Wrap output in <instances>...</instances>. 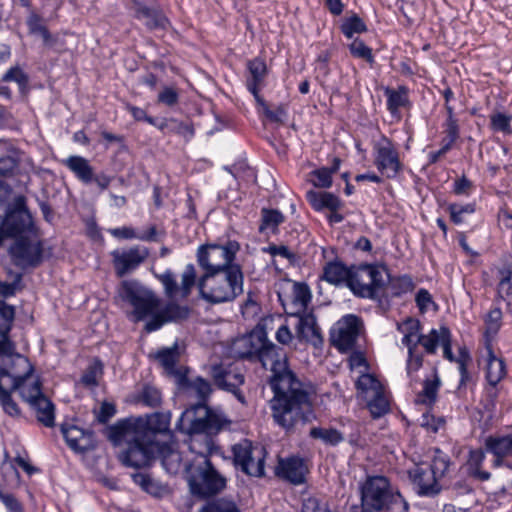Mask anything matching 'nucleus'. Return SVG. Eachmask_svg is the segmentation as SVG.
Instances as JSON below:
<instances>
[{"label": "nucleus", "mask_w": 512, "mask_h": 512, "mask_svg": "<svg viewBox=\"0 0 512 512\" xmlns=\"http://www.w3.org/2000/svg\"><path fill=\"white\" fill-rule=\"evenodd\" d=\"M170 422V412L120 419L107 428V438L113 445L126 441V447L118 455L123 466L141 469L159 459L168 473L176 474L182 458L173 448Z\"/></svg>", "instance_id": "f257e3e1"}, {"label": "nucleus", "mask_w": 512, "mask_h": 512, "mask_svg": "<svg viewBox=\"0 0 512 512\" xmlns=\"http://www.w3.org/2000/svg\"><path fill=\"white\" fill-rule=\"evenodd\" d=\"M255 360L263 368L270 366L269 385L274 393L270 408L274 422L286 432L297 424H306L313 417L310 394L296 374L289 368L285 350L267 340Z\"/></svg>", "instance_id": "f03ea898"}, {"label": "nucleus", "mask_w": 512, "mask_h": 512, "mask_svg": "<svg viewBox=\"0 0 512 512\" xmlns=\"http://www.w3.org/2000/svg\"><path fill=\"white\" fill-rule=\"evenodd\" d=\"M156 277L162 284L167 298L179 295L181 299H187L193 288L197 286L199 296L204 301L217 305L231 303L244 292V273L241 266L232 267L204 279L197 276L194 264L189 263L181 274L180 284L177 283L176 275L171 269H166Z\"/></svg>", "instance_id": "7ed1b4c3"}, {"label": "nucleus", "mask_w": 512, "mask_h": 512, "mask_svg": "<svg viewBox=\"0 0 512 512\" xmlns=\"http://www.w3.org/2000/svg\"><path fill=\"white\" fill-rule=\"evenodd\" d=\"M120 295L124 301L133 306L132 314L136 321L150 317L144 326L148 333L159 330L167 323L182 322L188 319L191 313L189 306L181 305L172 298L160 307V299L136 280L124 281ZM177 297L181 298L179 295Z\"/></svg>", "instance_id": "20e7f679"}, {"label": "nucleus", "mask_w": 512, "mask_h": 512, "mask_svg": "<svg viewBox=\"0 0 512 512\" xmlns=\"http://www.w3.org/2000/svg\"><path fill=\"white\" fill-rule=\"evenodd\" d=\"M183 412L176 423V429L189 436V450L193 458H209L219 451L215 437L222 431L230 430L232 421L227 415H199Z\"/></svg>", "instance_id": "39448f33"}, {"label": "nucleus", "mask_w": 512, "mask_h": 512, "mask_svg": "<svg viewBox=\"0 0 512 512\" xmlns=\"http://www.w3.org/2000/svg\"><path fill=\"white\" fill-rule=\"evenodd\" d=\"M360 507L351 512H409V504L384 475H367L359 483Z\"/></svg>", "instance_id": "423d86ee"}, {"label": "nucleus", "mask_w": 512, "mask_h": 512, "mask_svg": "<svg viewBox=\"0 0 512 512\" xmlns=\"http://www.w3.org/2000/svg\"><path fill=\"white\" fill-rule=\"evenodd\" d=\"M185 479L190 493L198 499H208L221 493L226 478L214 467L210 458H192L184 464Z\"/></svg>", "instance_id": "0eeeda50"}, {"label": "nucleus", "mask_w": 512, "mask_h": 512, "mask_svg": "<svg viewBox=\"0 0 512 512\" xmlns=\"http://www.w3.org/2000/svg\"><path fill=\"white\" fill-rule=\"evenodd\" d=\"M240 250V244L235 240H227L225 243H205L196 251V261L202 274L199 277H210L218 272H225L232 267L241 266L235 263L236 255Z\"/></svg>", "instance_id": "6e6552de"}, {"label": "nucleus", "mask_w": 512, "mask_h": 512, "mask_svg": "<svg viewBox=\"0 0 512 512\" xmlns=\"http://www.w3.org/2000/svg\"><path fill=\"white\" fill-rule=\"evenodd\" d=\"M386 268L376 264L353 265L347 287L357 298L376 300L384 295Z\"/></svg>", "instance_id": "1a4fd4ad"}, {"label": "nucleus", "mask_w": 512, "mask_h": 512, "mask_svg": "<svg viewBox=\"0 0 512 512\" xmlns=\"http://www.w3.org/2000/svg\"><path fill=\"white\" fill-rule=\"evenodd\" d=\"M34 229L33 217L27 207L23 195L16 196L6 206L4 216L0 220V247L6 239L25 237Z\"/></svg>", "instance_id": "9d476101"}, {"label": "nucleus", "mask_w": 512, "mask_h": 512, "mask_svg": "<svg viewBox=\"0 0 512 512\" xmlns=\"http://www.w3.org/2000/svg\"><path fill=\"white\" fill-rule=\"evenodd\" d=\"M189 368L180 367L175 369V381L177 386L185 391L192 392L197 398L198 402L191 405L184 412H192L193 416L199 415H226L223 411L213 409L208 406V401L213 393V387L209 380L202 376H195L190 378L188 376Z\"/></svg>", "instance_id": "9b49d317"}, {"label": "nucleus", "mask_w": 512, "mask_h": 512, "mask_svg": "<svg viewBox=\"0 0 512 512\" xmlns=\"http://www.w3.org/2000/svg\"><path fill=\"white\" fill-rule=\"evenodd\" d=\"M15 266L22 269L36 268L44 260V246L41 240L32 241L29 237H19L8 249Z\"/></svg>", "instance_id": "f8f14e48"}, {"label": "nucleus", "mask_w": 512, "mask_h": 512, "mask_svg": "<svg viewBox=\"0 0 512 512\" xmlns=\"http://www.w3.org/2000/svg\"><path fill=\"white\" fill-rule=\"evenodd\" d=\"M257 461L254 460V447L251 441L244 439L232 446L233 464L236 469L252 477L265 475V450L259 449Z\"/></svg>", "instance_id": "ddd939ff"}, {"label": "nucleus", "mask_w": 512, "mask_h": 512, "mask_svg": "<svg viewBox=\"0 0 512 512\" xmlns=\"http://www.w3.org/2000/svg\"><path fill=\"white\" fill-rule=\"evenodd\" d=\"M374 165L388 179L395 178L402 170L399 153L393 142L386 136L374 144Z\"/></svg>", "instance_id": "4468645a"}, {"label": "nucleus", "mask_w": 512, "mask_h": 512, "mask_svg": "<svg viewBox=\"0 0 512 512\" xmlns=\"http://www.w3.org/2000/svg\"><path fill=\"white\" fill-rule=\"evenodd\" d=\"M361 320L358 316L348 314L342 317L331 329L330 340L332 345L342 353L351 351L360 333Z\"/></svg>", "instance_id": "2eb2a0df"}, {"label": "nucleus", "mask_w": 512, "mask_h": 512, "mask_svg": "<svg viewBox=\"0 0 512 512\" xmlns=\"http://www.w3.org/2000/svg\"><path fill=\"white\" fill-rule=\"evenodd\" d=\"M110 255L116 275L124 277L136 270L148 258L149 250L144 246L134 245L113 250Z\"/></svg>", "instance_id": "dca6fc26"}, {"label": "nucleus", "mask_w": 512, "mask_h": 512, "mask_svg": "<svg viewBox=\"0 0 512 512\" xmlns=\"http://www.w3.org/2000/svg\"><path fill=\"white\" fill-rule=\"evenodd\" d=\"M17 360L27 369L22 375L13 377L11 391H18L21 398L30 405L45 396L42 392V381L37 378L32 384H26V381L34 372V366L30 363L27 357L21 354H17Z\"/></svg>", "instance_id": "f3484780"}, {"label": "nucleus", "mask_w": 512, "mask_h": 512, "mask_svg": "<svg viewBox=\"0 0 512 512\" xmlns=\"http://www.w3.org/2000/svg\"><path fill=\"white\" fill-rule=\"evenodd\" d=\"M484 447L493 456V468L505 467L512 471V434L489 435L485 438Z\"/></svg>", "instance_id": "a211bd4d"}, {"label": "nucleus", "mask_w": 512, "mask_h": 512, "mask_svg": "<svg viewBox=\"0 0 512 512\" xmlns=\"http://www.w3.org/2000/svg\"><path fill=\"white\" fill-rule=\"evenodd\" d=\"M309 468L306 461L300 456L280 458L275 467V475L295 486L306 483Z\"/></svg>", "instance_id": "6ab92c4d"}, {"label": "nucleus", "mask_w": 512, "mask_h": 512, "mask_svg": "<svg viewBox=\"0 0 512 512\" xmlns=\"http://www.w3.org/2000/svg\"><path fill=\"white\" fill-rule=\"evenodd\" d=\"M210 375L218 389L232 393L239 402L245 403V396L240 390L245 382L242 373L227 370L222 365L216 364L211 367Z\"/></svg>", "instance_id": "aec40b11"}, {"label": "nucleus", "mask_w": 512, "mask_h": 512, "mask_svg": "<svg viewBox=\"0 0 512 512\" xmlns=\"http://www.w3.org/2000/svg\"><path fill=\"white\" fill-rule=\"evenodd\" d=\"M61 433L67 445L75 452L85 453L96 448L94 432L76 425L62 424Z\"/></svg>", "instance_id": "412c9836"}, {"label": "nucleus", "mask_w": 512, "mask_h": 512, "mask_svg": "<svg viewBox=\"0 0 512 512\" xmlns=\"http://www.w3.org/2000/svg\"><path fill=\"white\" fill-rule=\"evenodd\" d=\"M408 475L419 496L434 497L440 493L441 486L438 479L428 468L416 465L408 471Z\"/></svg>", "instance_id": "4be33fe9"}, {"label": "nucleus", "mask_w": 512, "mask_h": 512, "mask_svg": "<svg viewBox=\"0 0 512 512\" xmlns=\"http://www.w3.org/2000/svg\"><path fill=\"white\" fill-rule=\"evenodd\" d=\"M247 76L245 86L255 100L262 98L260 91L266 85L268 67L264 59L255 57L247 62Z\"/></svg>", "instance_id": "5701e85b"}, {"label": "nucleus", "mask_w": 512, "mask_h": 512, "mask_svg": "<svg viewBox=\"0 0 512 512\" xmlns=\"http://www.w3.org/2000/svg\"><path fill=\"white\" fill-rule=\"evenodd\" d=\"M496 277L497 297L505 302L506 312L512 317V255L503 258Z\"/></svg>", "instance_id": "b1692460"}, {"label": "nucleus", "mask_w": 512, "mask_h": 512, "mask_svg": "<svg viewBox=\"0 0 512 512\" xmlns=\"http://www.w3.org/2000/svg\"><path fill=\"white\" fill-rule=\"evenodd\" d=\"M130 9L134 17L149 29L165 28L168 19L157 6H150L144 0H131Z\"/></svg>", "instance_id": "393cba45"}, {"label": "nucleus", "mask_w": 512, "mask_h": 512, "mask_svg": "<svg viewBox=\"0 0 512 512\" xmlns=\"http://www.w3.org/2000/svg\"><path fill=\"white\" fill-rule=\"evenodd\" d=\"M445 110L447 113V117L445 122L443 123L444 133L448 135L449 141L445 144L444 147H441L438 151H433L428 154V163L435 164L439 161V159L444 156L447 152H449L454 143L460 137V126L458 123V119L455 116L454 108L445 103Z\"/></svg>", "instance_id": "a878e982"}, {"label": "nucleus", "mask_w": 512, "mask_h": 512, "mask_svg": "<svg viewBox=\"0 0 512 512\" xmlns=\"http://www.w3.org/2000/svg\"><path fill=\"white\" fill-rule=\"evenodd\" d=\"M290 315L298 318L296 334L299 340L311 341L314 344L316 341L322 342L320 328L313 312L296 311Z\"/></svg>", "instance_id": "bb28decb"}, {"label": "nucleus", "mask_w": 512, "mask_h": 512, "mask_svg": "<svg viewBox=\"0 0 512 512\" xmlns=\"http://www.w3.org/2000/svg\"><path fill=\"white\" fill-rule=\"evenodd\" d=\"M352 270L353 265L347 266L341 260L334 259L328 261L323 266V273L320 278L334 286H341L343 284L347 286L351 278Z\"/></svg>", "instance_id": "cd10ccee"}, {"label": "nucleus", "mask_w": 512, "mask_h": 512, "mask_svg": "<svg viewBox=\"0 0 512 512\" xmlns=\"http://www.w3.org/2000/svg\"><path fill=\"white\" fill-rule=\"evenodd\" d=\"M486 451L478 449H470L467 460L464 464L466 474L475 481L486 482L491 479V473L483 469L486 459Z\"/></svg>", "instance_id": "c85d7f7f"}, {"label": "nucleus", "mask_w": 512, "mask_h": 512, "mask_svg": "<svg viewBox=\"0 0 512 512\" xmlns=\"http://www.w3.org/2000/svg\"><path fill=\"white\" fill-rule=\"evenodd\" d=\"M486 352L487 358L485 378L489 386L495 388L507 374L506 364L504 359L498 358L495 355L491 343L486 344Z\"/></svg>", "instance_id": "c756f323"}, {"label": "nucleus", "mask_w": 512, "mask_h": 512, "mask_svg": "<svg viewBox=\"0 0 512 512\" xmlns=\"http://www.w3.org/2000/svg\"><path fill=\"white\" fill-rule=\"evenodd\" d=\"M267 340V335L264 331L251 332L244 336L239 340V344L243 348L239 351L240 358L250 361L255 360Z\"/></svg>", "instance_id": "7c9ffc66"}, {"label": "nucleus", "mask_w": 512, "mask_h": 512, "mask_svg": "<svg viewBox=\"0 0 512 512\" xmlns=\"http://www.w3.org/2000/svg\"><path fill=\"white\" fill-rule=\"evenodd\" d=\"M384 94L387 97V110L392 116L400 117L399 109L411 106L409 88L405 85H399L397 89L386 87Z\"/></svg>", "instance_id": "2f4dec72"}, {"label": "nucleus", "mask_w": 512, "mask_h": 512, "mask_svg": "<svg viewBox=\"0 0 512 512\" xmlns=\"http://www.w3.org/2000/svg\"><path fill=\"white\" fill-rule=\"evenodd\" d=\"M306 198L316 211L328 209L331 212H335L340 210L343 206L341 199L331 192L310 190L306 193Z\"/></svg>", "instance_id": "473e14b6"}, {"label": "nucleus", "mask_w": 512, "mask_h": 512, "mask_svg": "<svg viewBox=\"0 0 512 512\" xmlns=\"http://www.w3.org/2000/svg\"><path fill=\"white\" fill-rule=\"evenodd\" d=\"M133 482L149 495L161 498L168 492V486L150 474L136 472L131 475Z\"/></svg>", "instance_id": "72a5a7b5"}, {"label": "nucleus", "mask_w": 512, "mask_h": 512, "mask_svg": "<svg viewBox=\"0 0 512 512\" xmlns=\"http://www.w3.org/2000/svg\"><path fill=\"white\" fill-rule=\"evenodd\" d=\"M64 165L81 182L85 184L92 183L94 169L86 158L73 155L64 160Z\"/></svg>", "instance_id": "f704fd0d"}, {"label": "nucleus", "mask_w": 512, "mask_h": 512, "mask_svg": "<svg viewBox=\"0 0 512 512\" xmlns=\"http://www.w3.org/2000/svg\"><path fill=\"white\" fill-rule=\"evenodd\" d=\"M386 274V287L392 297H401L404 294L412 292L415 288V283L412 277L408 274L391 276L388 270H385Z\"/></svg>", "instance_id": "c9c22d12"}, {"label": "nucleus", "mask_w": 512, "mask_h": 512, "mask_svg": "<svg viewBox=\"0 0 512 512\" xmlns=\"http://www.w3.org/2000/svg\"><path fill=\"white\" fill-rule=\"evenodd\" d=\"M35 410L37 420L45 427L52 428L55 425V405L46 396L30 404Z\"/></svg>", "instance_id": "e433bc0d"}, {"label": "nucleus", "mask_w": 512, "mask_h": 512, "mask_svg": "<svg viewBox=\"0 0 512 512\" xmlns=\"http://www.w3.org/2000/svg\"><path fill=\"white\" fill-rule=\"evenodd\" d=\"M341 164V159L334 157L330 167H321L313 170L310 175L313 177L312 183L315 187L330 188L332 185V175L336 173Z\"/></svg>", "instance_id": "4c0bfd02"}, {"label": "nucleus", "mask_w": 512, "mask_h": 512, "mask_svg": "<svg viewBox=\"0 0 512 512\" xmlns=\"http://www.w3.org/2000/svg\"><path fill=\"white\" fill-rule=\"evenodd\" d=\"M472 362L471 355L466 347H460L457 355L458 371L460 374V381L458 389L475 385L473 375L468 371V365Z\"/></svg>", "instance_id": "58836bf2"}, {"label": "nucleus", "mask_w": 512, "mask_h": 512, "mask_svg": "<svg viewBox=\"0 0 512 512\" xmlns=\"http://www.w3.org/2000/svg\"><path fill=\"white\" fill-rule=\"evenodd\" d=\"M312 439L321 440L325 445L337 446L344 441V435L336 428L312 427L309 432Z\"/></svg>", "instance_id": "ea45409f"}, {"label": "nucleus", "mask_w": 512, "mask_h": 512, "mask_svg": "<svg viewBox=\"0 0 512 512\" xmlns=\"http://www.w3.org/2000/svg\"><path fill=\"white\" fill-rule=\"evenodd\" d=\"M503 313L499 307H493L484 317L486 344L491 343L502 326Z\"/></svg>", "instance_id": "a19ab883"}, {"label": "nucleus", "mask_w": 512, "mask_h": 512, "mask_svg": "<svg viewBox=\"0 0 512 512\" xmlns=\"http://www.w3.org/2000/svg\"><path fill=\"white\" fill-rule=\"evenodd\" d=\"M284 221L285 216L281 211L271 208H262L259 231L264 232L266 230H271L273 233H275L278 229V226L281 225Z\"/></svg>", "instance_id": "79ce46f5"}, {"label": "nucleus", "mask_w": 512, "mask_h": 512, "mask_svg": "<svg viewBox=\"0 0 512 512\" xmlns=\"http://www.w3.org/2000/svg\"><path fill=\"white\" fill-rule=\"evenodd\" d=\"M179 358L178 345L174 344L172 347H165L157 351L155 359L164 367V369L175 376L176 363Z\"/></svg>", "instance_id": "37998d69"}, {"label": "nucleus", "mask_w": 512, "mask_h": 512, "mask_svg": "<svg viewBox=\"0 0 512 512\" xmlns=\"http://www.w3.org/2000/svg\"><path fill=\"white\" fill-rule=\"evenodd\" d=\"M440 387V380L438 376H435L433 380L425 379L423 383V389L416 396V403L431 406L437 399L438 389Z\"/></svg>", "instance_id": "c03bdc74"}, {"label": "nucleus", "mask_w": 512, "mask_h": 512, "mask_svg": "<svg viewBox=\"0 0 512 512\" xmlns=\"http://www.w3.org/2000/svg\"><path fill=\"white\" fill-rule=\"evenodd\" d=\"M26 23L30 34L41 36L44 45H52V35L49 32L48 28L42 24V17L40 15L36 14L35 12H31V14L27 18Z\"/></svg>", "instance_id": "a18cd8bd"}, {"label": "nucleus", "mask_w": 512, "mask_h": 512, "mask_svg": "<svg viewBox=\"0 0 512 512\" xmlns=\"http://www.w3.org/2000/svg\"><path fill=\"white\" fill-rule=\"evenodd\" d=\"M450 464L451 460L449 456L436 448L432 462L427 468L429 471L433 472V475L439 480L445 476Z\"/></svg>", "instance_id": "49530a36"}, {"label": "nucleus", "mask_w": 512, "mask_h": 512, "mask_svg": "<svg viewBox=\"0 0 512 512\" xmlns=\"http://www.w3.org/2000/svg\"><path fill=\"white\" fill-rule=\"evenodd\" d=\"M23 287V275L21 273H15L11 282L0 280V303L14 297L18 292L22 291Z\"/></svg>", "instance_id": "de8ad7c7"}, {"label": "nucleus", "mask_w": 512, "mask_h": 512, "mask_svg": "<svg viewBox=\"0 0 512 512\" xmlns=\"http://www.w3.org/2000/svg\"><path fill=\"white\" fill-rule=\"evenodd\" d=\"M340 30L346 38L351 39L354 34H361L367 31L364 21L356 14L345 18L340 26Z\"/></svg>", "instance_id": "09e8293b"}, {"label": "nucleus", "mask_w": 512, "mask_h": 512, "mask_svg": "<svg viewBox=\"0 0 512 512\" xmlns=\"http://www.w3.org/2000/svg\"><path fill=\"white\" fill-rule=\"evenodd\" d=\"M417 343L423 346L427 354H435L438 345L442 343V326L439 330L432 329L427 335H418Z\"/></svg>", "instance_id": "8fccbe9b"}, {"label": "nucleus", "mask_w": 512, "mask_h": 512, "mask_svg": "<svg viewBox=\"0 0 512 512\" xmlns=\"http://www.w3.org/2000/svg\"><path fill=\"white\" fill-rule=\"evenodd\" d=\"M137 401L147 407L156 408L162 402L161 392L154 386L145 384L137 397Z\"/></svg>", "instance_id": "3c124183"}, {"label": "nucleus", "mask_w": 512, "mask_h": 512, "mask_svg": "<svg viewBox=\"0 0 512 512\" xmlns=\"http://www.w3.org/2000/svg\"><path fill=\"white\" fill-rule=\"evenodd\" d=\"M2 82H15L20 91L27 89L29 85V76L18 65L9 68L1 78Z\"/></svg>", "instance_id": "603ef678"}, {"label": "nucleus", "mask_w": 512, "mask_h": 512, "mask_svg": "<svg viewBox=\"0 0 512 512\" xmlns=\"http://www.w3.org/2000/svg\"><path fill=\"white\" fill-rule=\"evenodd\" d=\"M349 51L355 58L363 59L371 66L374 64L375 59L372 49L368 47L363 40L355 38L349 45Z\"/></svg>", "instance_id": "864d4df0"}, {"label": "nucleus", "mask_w": 512, "mask_h": 512, "mask_svg": "<svg viewBox=\"0 0 512 512\" xmlns=\"http://www.w3.org/2000/svg\"><path fill=\"white\" fill-rule=\"evenodd\" d=\"M511 122L512 115L496 112L490 116V128L495 132H502L505 135L512 134Z\"/></svg>", "instance_id": "5fc2aeb1"}, {"label": "nucleus", "mask_w": 512, "mask_h": 512, "mask_svg": "<svg viewBox=\"0 0 512 512\" xmlns=\"http://www.w3.org/2000/svg\"><path fill=\"white\" fill-rule=\"evenodd\" d=\"M312 294L309 286L304 282H295L293 285V303L301 306L300 311H306L311 302Z\"/></svg>", "instance_id": "6e6d98bb"}, {"label": "nucleus", "mask_w": 512, "mask_h": 512, "mask_svg": "<svg viewBox=\"0 0 512 512\" xmlns=\"http://www.w3.org/2000/svg\"><path fill=\"white\" fill-rule=\"evenodd\" d=\"M447 211L450 214L451 221L456 224H462L464 222L465 214H473L475 212V204L467 203L465 205L450 203L447 206Z\"/></svg>", "instance_id": "4d7b16f0"}, {"label": "nucleus", "mask_w": 512, "mask_h": 512, "mask_svg": "<svg viewBox=\"0 0 512 512\" xmlns=\"http://www.w3.org/2000/svg\"><path fill=\"white\" fill-rule=\"evenodd\" d=\"M368 408L373 417H381L389 411V403L382 388L374 392L373 398L368 402Z\"/></svg>", "instance_id": "13d9d810"}, {"label": "nucleus", "mask_w": 512, "mask_h": 512, "mask_svg": "<svg viewBox=\"0 0 512 512\" xmlns=\"http://www.w3.org/2000/svg\"><path fill=\"white\" fill-rule=\"evenodd\" d=\"M16 309L7 302L0 303V330L10 333L15 319Z\"/></svg>", "instance_id": "bf43d9fd"}, {"label": "nucleus", "mask_w": 512, "mask_h": 512, "mask_svg": "<svg viewBox=\"0 0 512 512\" xmlns=\"http://www.w3.org/2000/svg\"><path fill=\"white\" fill-rule=\"evenodd\" d=\"M168 133L182 136L186 141L194 137L195 130L191 122H183L176 118H170Z\"/></svg>", "instance_id": "052dcab7"}, {"label": "nucleus", "mask_w": 512, "mask_h": 512, "mask_svg": "<svg viewBox=\"0 0 512 512\" xmlns=\"http://www.w3.org/2000/svg\"><path fill=\"white\" fill-rule=\"evenodd\" d=\"M255 101L257 105L261 108L265 117L269 119L271 122L282 123L284 121L287 112L283 105H279L276 107L275 110H271L263 97Z\"/></svg>", "instance_id": "680f3d73"}, {"label": "nucleus", "mask_w": 512, "mask_h": 512, "mask_svg": "<svg viewBox=\"0 0 512 512\" xmlns=\"http://www.w3.org/2000/svg\"><path fill=\"white\" fill-rule=\"evenodd\" d=\"M200 512H240V510L233 501L221 498L208 502Z\"/></svg>", "instance_id": "e2e57ef3"}, {"label": "nucleus", "mask_w": 512, "mask_h": 512, "mask_svg": "<svg viewBox=\"0 0 512 512\" xmlns=\"http://www.w3.org/2000/svg\"><path fill=\"white\" fill-rule=\"evenodd\" d=\"M10 333H4L0 330V357L6 356L12 358V364L19 363L17 360V352L15 343L10 339Z\"/></svg>", "instance_id": "0e129e2a"}, {"label": "nucleus", "mask_w": 512, "mask_h": 512, "mask_svg": "<svg viewBox=\"0 0 512 512\" xmlns=\"http://www.w3.org/2000/svg\"><path fill=\"white\" fill-rule=\"evenodd\" d=\"M103 365L101 361L96 360L93 364L89 365L81 376V383L85 386H97V377L102 374Z\"/></svg>", "instance_id": "69168bd1"}, {"label": "nucleus", "mask_w": 512, "mask_h": 512, "mask_svg": "<svg viewBox=\"0 0 512 512\" xmlns=\"http://www.w3.org/2000/svg\"><path fill=\"white\" fill-rule=\"evenodd\" d=\"M356 389L361 392L373 393L382 388L381 383L371 374H362L355 383Z\"/></svg>", "instance_id": "338daca9"}, {"label": "nucleus", "mask_w": 512, "mask_h": 512, "mask_svg": "<svg viewBox=\"0 0 512 512\" xmlns=\"http://www.w3.org/2000/svg\"><path fill=\"white\" fill-rule=\"evenodd\" d=\"M415 302L421 314L426 313L431 305L434 306L435 310L437 309V304L434 302L431 293L425 288L418 290L415 295Z\"/></svg>", "instance_id": "774afa93"}]
</instances>
